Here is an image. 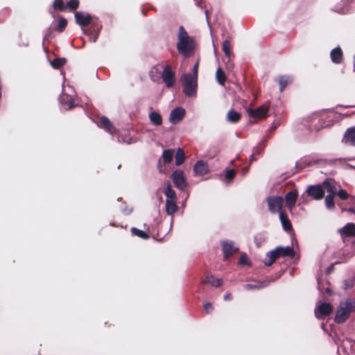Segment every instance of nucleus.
I'll list each match as a JSON object with an SVG mask.
<instances>
[{
  "mask_svg": "<svg viewBox=\"0 0 355 355\" xmlns=\"http://www.w3.org/2000/svg\"><path fill=\"white\" fill-rule=\"evenodd\" d=\"M178 37L177 49L178 52L185 57L189 56L193 53L195 49L193 39L188 35L182 26L179 27Z\"/></svg>",
  "mask_w": 355,
  "mask_h": 355,
  "instance_id": "obj_1",
  "label": "nucleus"
},
{
  "mask_svg": "<svg viewBox=\"0 0 355 355\" xmlns=\"http://www.w3.org/2000/svg\"><path fill=\"white\" fill-rule=\"evenodd\" d=\"M355 311V299H348L341 302L337 309L334 318L335 322L341 324L345 322L350 316L352 312Z\"/></svg>",
  "mask_w": 355,
  "mask_h": 355,
  "instance_id": "obj_2",
  "label": "nucleus"
},
{
  "mask_svg": "<svg viewBox=\"0 0 355 355\" xmlns=\"http://www.w3.org/2000/svg\"><path fill=\"white\" fill-rule=\"evenodd\" d=\"M198 79L191 77V73H184L180 78L183 87V92L186 96L191 97L196 95L198 88Z\"/></svg>",
  "mask_w": 355,
  "mask_h": 355,
  "instance_id": "obj_3",
  "label": "nucleus"
},
{
  "mask_svg": "<svg viewBox=\"0 0 355 355\" xmlns=\"http://www.w3.org/2000/svg\"><path fill=\"white\" fill-rule=\"evenodd\" d=\"M268 210L272 214L280 213L282 211L284 200L282 196H270L266 198Z\"/></svg>",
  "mask_w": 355,
  "mask_h": 355,
  "instance_id": "obj_4",
  "label": "nucleus"
},
{
  "mask_svg": "<svg viewBox=\"0 0 355 355\" xmlns=\"http://www.w3.org/2000/svg\"><path fill=\"white\" fill-rule=\"evenodd\" d=\"M269 107L267 105H261L255 109L248 108V116L254 120H261L268 116Z\"/></svg>",
  "mask_w": 355,
  "mask_h": 355,
  "instance_id": "obj_5",
  "label": "nucleus"
},
{
  "mask_svg": "<svg viewBox=\"0 0 355 355\" xmlns=\"http://www.w3.org/2000/svg\"><path fill=\"white\" fill-rule=\"evenodd\" d=\"M334 307L331 304L328 302H321L315 309V315L318 319H324L325 317L329 316L333 312Z\"/></svg>",
  "mask_w": 355,
  "mask_h": 355,
  "instance_id": "obj_6",
  "label": "nucleus"
},
{
  "mask_svg": "<svg viewBox=\"0 0 355 355\" xmlns=\"http://www.w3.org/2000/svg\"><path fill=\"white\" fill-rule=\"evenodd\" d=\"M174 185L183 191L187 187V181L184 176V172L181 170H175L171 175Z\"/></svg>",
  "mask_w": 355,
  "mask_h": 355,
  "instance_id": "obj_7",
  "label": "nucleus"
},
{
  "mask_svg": "<svg viewBox=\"0 0 355 355\" xmlns=\"http://www.w3.org/2000/svg\"><path fill=\"white\" fill-rule=\"evenodd\" d=\"M102 25L98 21H94L88 28L84 30V33L89 36L91 42H95L98 37Z\"/></svg>",
  "mask_w": 355,
  "mask_h": 355,
  "instance_id": "obj_8",
  "label": "nucleus"
},
{
  "mask_svg": "<svg viewBox=\"0 0 355 355\" xmlns=\"http://www.w3.org/2000/svg\"><path fill=\"white\" fill-rule=\"evenodd\" d=\"M222 250L223 252V260L226 261L230 257L239 252V248L234 247V243L230 241H223L221 242Z\"/></svg>",
  "mask_w": 355,
  "mask_h": 355,
  "instance_id": "obj_9",
  "label": "nucleus"
},
{
  "mask_svg": "<svg viewBox=\"0 0 355 355\" xmlns=\"http://www.w3.org/2000/svg\"><path fill=\"white\" fill-rule=\"evenodd\" d=\"M162 78L166 86L168 88L172 87L175 83V72L169 65H167L163 70Z\"/></svg>",
  "mask_w": 355,
  "mask_h": 355,
  "instance_id": "obj_10",
  "label": "nucleus"
},
{
  "mask_svg": "<svg viewBox=\"0 0 355 355\" xmlns=\"http://www.w3.org/2000/svg\"><path fill=\"white\" fill-rule=\"evenodd\" d=\"M75 19L76 23L82 27L88 26L92 25L94 21H97V20H93L90 15L82 12L75 13Z\"/></svg>",
  "mask_w": 355,
  "mask_h": 355,
  "instance_id": "obj_11",
  "label": "nucleus"
},
{
  "mask_svg": "<svg viewBox=\"0 0 355 355\" xmlns=\"http://www.w3.org/2000/svg\"><path fill=\"white\" fill-rule=\"evenodd\" d=\"M306 192L309 196L315 200H321L324 196V191L320 184L311 185L307 188Z\"/></svg>",
  "mask_w": 355,
  "mask_h": 355,
  "instance_id": "obj_12",
  "label": "nucleus"
},
{
  "mask_svg": "<svg viewBox=\"0 0 355 355\" xmlns=\"http://www.w3.org/2000/svg\"><path fill=\"white\" fill-rule=\"evenodd\" d=\"M185 110L181 107L173 109L170 114L169 120L173 124L180 122L185 116Z\"/></svg>",
  "mask_w": 355,
  "mask_h": 355,
  "instance_id": "obj_13",
  "label": "nucleus"
},
{
  "mask_svg": "<svg viewBox=\"0 0 355 355\" xmlns=\"http://www.w3.org/2000/svg\"><path fill=\"white\" fill-rule=\"evenodd\" d=\"M339 233L343 240L347 237L355 236V224L348 223L345 226L339 230Z\"/></svg>",
  "mask_w": 355,
  "mask_h": 355,
  "instance_id": "obj_14",
  "label": "nucleus"
},
{
  "mask_svg": "<svg viewBox=\"0 0 355 355\" xmlns=\"http://www.w3.org/2000/svg\"><path fill=\"white\" fill-rule=\"evenodd\" d=\"M98 125L101 128H104L107 132H108L110 134H114L116 132V129L114 127L112 123L106 116H103L101 117Z\"/></svg>",
  "mask_w": 355,
  "mask_h": 355,
  "instance_id": "obj_15",
  "label": "nucleus"
},
{
  "mask_svg": "<svg viewBox=\"0 0 355 355\" xmlns=\"http://www.w3.org/2000/svg\"><path fill=\"white\" fill-rule=\"evenodd\" d=\"M298 196L297 191L294 189L288 191L285 196L286 206L291 209L295 205Z\"/></svg>",
  "mask_w": 355,
  "mask_h": 355,
  "instance_id": "obj_16",
  "label": "nucleus"
},
{
  "mask_svg": "<svg viewBox=\"0 0 355 355\" xmlns=\"http://www.w3.org/2000/svg\"><path fill=\"white\" fill-rule=\"evenodd\" d=\"M193 171L196 174L204 175L209 172L208 165L205 162L199 160L194 165Z\"/></svg>",
  "mask_w": 355,
  "mask_h": 355,
  "instance_id": "obj_17",
  "label": "nucleus"
},
{
  "mask_svg": "<svg viewBox=\"0 0 355 355\" xmlns=\"http://www.w3.org/2000/svg\"><path fill=\"white\" fill-rule=\"evenodd\" d=\"M60 101L65 110H70L75 106L74 99L66 94H63L60 96Z\"/></svg>",
  "mask_w": 355,
  "mask_h": 355,
  "instance_id": "obj_18",
  "label": "nucleus"
},
{
  "mask_svg": "<svg viewBox=\"0 0 355 355\" xmlns=\"http://www.w3.org/2000/svg\"><path fill=\"white\" fill-rule=\"evenodd\" d=\"M323 189H326L329 194L336 195L337 189L336 182L332 179H326L322 184Z\"/></svg>",
  "mask_w": 355,
  "mask_h": 355,
  "instance_id": "obj_19",
  "label": "nucleus"
},
{
  "mask_svg": "<svg viewBox=\"0 0 355 355\" xmlns=\"http://www.w3.org/2000/svg\"><path fill=\"white\" fill-rule=\"evenodd\" d=\"M279 219L281 220L282 227L286 232H290L293 230L292 224L285 211H280Z\"/></svg>",
  "mask_w": 355,
  "mask_h": 355,
  "instance_id": "obj_20",
  "label": "nucleus"
},
{
  "mask_svg": "<svg viewBox=\"0 0 355 355\" xmlns=\"http://www.w3.org/2000/svg\"><path fill=\"white\" fill-rule=\"evenodd\" d=\"M343 51L339 46L332 49L330 53L331 59L335 64L341 63L343 60Z\"/></svg>",
  "mask_w": 355,
  "mask_h": 355,
  "instance_id": "obj_21",
  "label": "nucleus"
},
{
  "mask_svg": "<svg viewBox=\"0 0 355 355\" xmlns=\"http://www.w3.org/2000/svg\"><path fill=\"white\" fill-rule=\"evenodd\" d=\"M202 284H210L214 287H220L223 284V279L215 278L212 275H207L202 280Z\"/></svg>",
  "mask_w": 355,
  "mask_h": 355,
  "instance_id": "obj_22",
  "label": "nucleus"
},
{
  "mask_svg": "<svg viewBox=\"0 0 355 355\" xmlns=\"http://www.w3.org/2000/svg\"><path fill=\"white\" fill-rule=\"evenodd\" d=\"M276 250H277V252L279 253V257H293L295 256V252L292 247L279 246V247L276 248Z\"/></svg>",
  "mask_w": 355,
  "mask_h": 355,
  "instance_id": "obj_23",
  "label": "nucleus"
},
{
  "mask_svg": "<svg viewBox=\"0 0 355 355\" xmlns=\"http://www.w3.org/2000/svg\"><path fill=\"white\" fill-rule=\"evenodd\" d=\"M343 140L347 144L355 146V126L346 130Z\"/></svg>",
  "mask_w": 355,
  "mask_h": 355,
  "instance_id": "obj_24",
  "label": "nucleus"
},
{
  "mask_svg": "<svg viewBox=\"0 0 355 355\" xmlns=\"http://www.w3.org/2000/svg\"><path fill=\"white\" fill-rule=\"evenodd\" d=\"M178 209L177 200H166V212L169 216H173Z\"/></svg>",
  "mask_w": 355,
  "mask_h": 355,
  "instance_id": "obj_25",
  "label": "nucleus"
},
{
  "mask_svg": "<svg viewBox=\"0 0 355 355\" xmlns=\"http://www.w3.org/2000/svg\"><path fill=\"white\" fill-rule=\"evenodd\" d=\"M267 258L263 261L267 266H270L277 259L280 258L276 248L266 254Z\"/></svg>",
  "mask_w": 355,
  "mask_h": 355,
  "instance_id": "obj_26",
  "label": "nucleus"
},
{
  "mask_svg": "<svg viewBox=\"0 0 355 355\" xmlns=\"http://www.w3.org/2000/svg\"><path fill=\"white\" fill-rule=\"evenodd\" d=\"M267 258L263 261L267 266H270L277 259L280 258L276 248L266 254Z\"/></svg>",
  "mask_w": 355,
  "mask_h": 355,
  "instance_id": "obj_27",
  "label": "nucleus"
},
{
  "mask_svg": "<svg viewBox=\"0 0 355 355\" xmlns=\"http://www.w3.org/2000/svg\"><path fill=\"white\" fill-rule=\"evenodd\" d=\"M277 81L278 82V83L279 85V90L281 92H282L284 90V89L286 88V87L288 84L292 83L293 79L289 76H279L277 78Z\"/></svg>",
  "mask_w": 355,
  "mask_h": 355,
  "instance_id": "obj_28",
  "label": "nucleus"
},
{
  "mask_svg": "<svg viewBox=\"0 0 355 355\" xmlns=\"http://www.w3.org/2000/svg\"><path fill=\"white\" fill-rule=\"evenodd\" d=\"M270 284V281H263L257 284H248L244 285L245 290H258L268 286Z\"/></svg>",
  "mask_w": 355,
  "mask_h": 355,
  "instance_id": "obj_29",
  "label": "nucleus"
},
{
  "mask_svg": "<svg viewBox=\"0 0 355 355\" xmlns=\"http://www.w3.org/2000/svg\"><path fill=\"white\" fill-rule=\"evenodd\" d=\"M227 120L233 123H238L241 119V115L239 112L235 111L234 110H230L227 114Z\"/></svg>",
  "mask_w": 355,
  "mask_h": 355,
  "instance_id": "obj_30",
  "label": "nucleus"
},
{
  "mask_svg": "<svg viewBox=\"0 0 355 355\" xmlns=\"http://www.w3.org/2000/svg\"><path fill=\"white\" fill-rule=\"evenodd\" d=\"M150 122L155 125H160L162 123V118L159 113L152 112L149 114Z\"/></svg>",
  "mask_w": 355,
  "mask_h": 355,
  "instance_id": "obj_31",
  "label": "nucleus"
},
{
  "mask_svg": "<svg viewBox=\"0 0 355 355\" xmlns=\"http://www.w3.org/2000/svg\"><path fill=\"white\" fill-rule=\"evenodd\" d=\"M173 154L174 150L173 149H167L163 151L162 158L164 164H170L172 162Z\"/></svg>",
  "mask_w": 355,
  "mask_h": 355,
  "instance_id": "obj_32",
  "label": "nucleus"
},
{
  "mask_svg": "<svg viewBox=\"0 0 355 355\" xmlns=\"http://www.w3.org/2000/svg\"><path fill=\"white\" fill-rule=\"evenodd\" d=\"M216 78L217 82L220 85H225V83L226 81L227 77H226L225 73L223 71V70L220 67L218 68V69L216 70Z\"/></svg>",
  "mask_w": 355,
  "mask_h": 355,
  "instance_id": "obj_33",
  "label": "nucleus"
},
{
  "mask_svg": "<svg viewBox=\"0 0 355 355\" xmlns=\"http://www.w3.org/2000/svg\"><path fill=\"white\" fill-rule=\"evenodd\" d=\"M175 164L177 166H180L182 164L185 160V155L183 149L179 148H178L175 153Z\"/></svg>",
  "mask_w": 355,
  "mask_h": 355,
  "instance_id": "obj_34",
  "label": "nucleus"
},
{
  "mask_svg": "<svg viewBox=\"0 0 355 355\" xmlns=\"http://www.w3.org/2000/svg\"><path fill=\"white\" fill-rule=\"evenodd\" d=\"M164 194L166 196V200H177L176 193L172 189L170 182H168L167 187L164 191Z\"/></svg>",
  "mask_w": 355,
  "mask_h": 355,
  "instance_id": "obj_35",
  "label": "nucleus"
},
{
  "mask_svg": "<svg viewBox=\"0 0 355 355\" xmlns=\"http://www.w3.org/2000/svg\"><path fill=\"white\" fill-rule=\"evenodd\" d=\"M67 26V19L64 17L60 16L58 24L55 26L54 30L58 31V33H62L65 30Z\"/></svg>",
  "mask_w": 355,
  "mask_h": 355,
  "instance_id": "obj_36",
  "label": "nucleus"
},
{
  "mask_svg": "<svg viewBox=\"0 0 355 355\" xmlns=\"http://www.w3.org/2000/svg\"><path fill=\"white\" fill-rule=\"evenodd\" d=\"M67 63V59L64 58H58L53 60L51 64L53 68L58 69Z\"/></svg>",
  "mask_w": 355,
  "mask_h": 355,
  "instance_id": "obj_37",
  "label": "nucleus"
},
{
  "mask_svg": "<svg viewBox=\"0 0 355 355\" xmlns=\"http://www.w3.org/2000/svg\"><path fill=\"white\" fill-rule=\"evenodd\" d=\"M131 232L133 235L137 236L143 239H148L150 237L149 234L147 232H146L143 230H139L137 227H132Z\"/></svg>",
  "mask_w": 355,
  "mask_h": 355,
  "instance_id": "obj_38",
  "label": "nucleus"
},
{
  "mask_svg": "<svg viewBox=\"0 0 355 355\" xmlns=\"http://www.w3.org/2000/svg\"><path fill=\"white\" fill-rule=\"evenodd\" d=\"M66 6L62 0H54L52 8L55 11H64Z\"/></svg>",
  "mask_w": 355,
  "mask_h": 355,
  "instance_id": "obj_39",
  "label": "nucleus"
},
{
  "mask_svg": "<svg viewBox=\"0 0 355 355\" xmlns=\"http://www.w3.org/2000/svg\"><path fill=\"white\" fill-rule=\"evenodd\" d=\"M336 195L328 194L325 198V205L329 209H332L335 207L334 196Z\"/></svg>",
  "mask_w": 355,
  "mask_h": 355,
  "instance_id": "obj_40",
  "label": "nucleus"
},
{
  "mask_svg": "<svg viewBox=\"0 0 355 355\" xmlns=\"http://www.w3.org/2000/svg\"><path fill=\"white\" fill-rule=\"evenodd\" d=\"M223 51L224 53L225 54V55L227 57H228L229 58H230L231 55H232V51H231V44H230V41L226 40L223 42Z\"/></svg>",
  "mask_w": 355,
  "mask_h": 355,
  "instance_id": "obj_41",
  "label": "nucleus"
},
{
  "mask_svg": "<svg viewBox=\"0 0 355 355\" xmlns=\"http://www.w3.org/2000/svg\"><path fill=\"white\" fill-rule=\"evenodd\" d=\"M236 171L234 169H227L225 171V180L227 182H231L235 178Z\"/></svg>",
  "mask_w": 355,
  "mask_h": 355,
  "instance_id": "obj_42",
  "label": "nucleus"
},
{
  "mask_svg": "<svg viewBox=\"0 0 355 355\" xmlns=\"http://www.w3.org/2000/svg\"><path fill=\"white\" fill-rule=\"evenodd\" d=\"M79 3L78 0H70L67 2L66 7H67L70 10H76L78 8Z\"/></svg>",
  "mask_w": 355,
  "mask_h": 355,
  "instance_id": "obj_43",
  "label": "nucleus"
},
{
  "mask_svg": "<svg viewBox=\"0 0 355 355\" xmlns=\"http://www.w3.org/2000/svg\"><path fill=\"white\" fill-rule=\"evenodd\" d=\"M336 195L341 199V200H345L347 199H348L349 198V194L347 192L346 190L345 189H340L338 191H337V193Z\"/></svg>",
  "mask_w": 355,
  "mask_h": 355,
  "instance_id": "obj_44",
  "label": "nucleus"
},
{
  "mask_svg": "<svg viewBox=\"0 0 355 355\" xmlns=\"http://www.w3.org/2000/svg\"><path fill=\"white\" fill-rule=\"evenodd\" d=\"M157 167L158 171L160 173H165L166 167H165V164H164L163 161H162V159H159L158 160Z\"/></svg>",
  "mask_w": 355,
  "mask_h": 355,
  "instance_id": "obj_45",
  "label": "nucleus"
},
{
  "mask_svg": "<svg viewBox=\"0 0 355 355\" xmlns=\"http://www.w3.org/2000/svg\"><path fill=\"white\" fill-rule=\"evenodd\" d=\"M203 308L207 314H210L214 310V306L210 302H206L204 304Z\"/></svg>",
  "mask_w": 355,
  "mask_h": 355,
  "instance_id": "obj_46",
  "label": "nucleus"
},
{
  "mask_svg": "<svg viewBox=\"0 0 355 355\" xmlns=\"http://www.w3.org/2000/svg\"><path fill=\"white\" fill-rule=\"evenodd\" d=\"M239 263L240 265H247L248 264V257L246 255V254L245 253H242L240 258H239Z\"/></svg>",
  "mask_w": 355,
  "mask_h": 355,
  "instance_id": "obj_47",
  "label": "nucleus"
},
{
  "mask_svg": "<svg viewBox=\"0 0 355 355\" xmlns=\"http://www.w3.org/2000/svg\"><path fill=\"white\" fill-rule=\"evenodd\" d=\"M198 65H199V62L197 61L193 67V70H192L193 73H191V77H196L197 79H198Z\"/></svg>",
  "mask_w": 355,
  "mask_h": 355,
  "instance_id": "obj_48",
  "label": "nucleus"
},
{
  "mask_svg": "<svg viewBox=\"0 0 355 355\" xmlns=\"http://www.w3.org/2000/svg\"><path fill=\"white\" fill-rule=\"evenodd\" d=\"M232 300V295L231 293H227L224 295V300L228 301Z\"/></svg>",
  "mask_w": 355,
  "mask_h": 355,
  "instance_id": "obj_49",
  "label": "nucleus"
},
{
  "mask_svg": "<svg viewBox=\"0 0 355 355\" xmlns=\"http://www.w3.org/2000/svg\"><path fill=\"white\" fill-rule=\"evenodd\" d=\"M254 156H255V155H254V153H252V154L250 155V163H252V162H254V161H256V160H257V159L255 158V157H254Z\"/></svg>",
  "mask_w": 355,
  "mask_h": 355,
  "instance_id": "obj_50",
  "label": "nucleus"
},
{
  "mask_svg": "<svg viewBox=\"0 0 355 355\" xmlns=\"http://www.w3.org/2000/svg\"><path fill=\"white\" fill-rule=\"evenodd\" d=\"M248 170H249V167L248 166H246V167L243 168V174L245 175L248 172Z\"/></svg>",
  "mask_w": 355,
  "mask_h": 355,
  "instance_id": "obj_51",
  "label": "nucleus"
},
{
  "mask_svg": "<svg viewBox=\"0 0 355 355\" xmlns=\"http://www.w3.org/2000/svg\"><path fill=\"white\" fill-rule=\"evenodd\" d=\"M260 153H261V149L257 148H256V149L254 150V153H254V155H255L256 154H257V155H258V154H259Z\"/></svg>",
  "mask_w": 355,
  "mask_h": 355,
  "instance_id": "obj_52",
  "label": "nucleus"
},
{
  "mask_svg": "<svg viewBox=\"0 0 355 355\" xmlns=\"http://www.w3.org/2000/svg\"><path fill=\"white\" fill-rule=\"evenodd\" d=\"M348 211L350 212V213H352V214H355V209L354 208H349L348 209Z\"/></svg>",
  "mask_w": 355,
  "mask_h": 355,
  "instance_id": "obj_53",
  "label": "nucleus"
},
{
  "mask_svg": "<svg viewBox=\"0 0 355 355\" xmlns=\"http://www.w3.org/2000/svg\"><path fill=\"white\" fill-rule=\"evenodd\" d=\"M277 125H278L277 124H276V125L273 124L272 126L271 127V131L275 130L277 128Z\"/></svg>",
  "mask_w": 355,
  "mask_h": 355,
  "instance_id": "obj_54",
  "label": "nucleus"
},
{
  "mask_svg": "<svg viewBox=\"0 0 355 355\" xmlns=\"http://www.w3.org/2000/svg\"><path fill=\"white\" fill-rule=\"evenodd\" d=\"M338 106H339V107H345V108H347V107H355V105H345V106H344V105H338Z\"/></svg>",
  "mask_w": 355,
  "mask_h": 355,
  "instance_id": "obj_55",
  "label": "nucleus"
},
{
  "mask_svg": "<svg viewBox=\"0 0 355 355\" xmlns=\"http://www.w3.org/2000/svg\"><path fill=\"white\" fill-rule=\"evenodd\" d=\"M49 12L53 16V14L52 11L51 10V8L49 9Z\"/></svg>",
  "mask_w": 355,
  "mask_h": 355,
  "instance_id": "obj_56",
  "label": "nucleus"
}]
</instances>
